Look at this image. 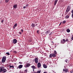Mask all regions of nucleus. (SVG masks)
I'll list each match as a JSON object with an SVG mask.
<instances>
[{
    "instance_id": "obj_32",
    "label": "nucleus",
    "mask_w": 73,
    "mask_h": 73,
    "mask_svg": "<svg viewBox=\"0 0 73 73\" xmlns=\"http://www.w3.org/2000/svg\"><path fill=\"white\" fill-rule=\"evenodd\" d=\"M69 40V39H66V42H67V41H68V40Z\"/></svg>"
},
{
    "instance_id": "obj_41",
    "label": "nucleus",
    "mask_w": 73,
    "mask_h": 73,
    "mask_svg": "<svg viewBox=\"0 0 73 73\" xmlns=\"http://www.w3.org/2000/svg\"><path fill=\"white\" fill-rule=\"evenodd\" d=\"M19 64H23V63L22 62H19Z\"/></svg>"
},
{
    "instance_id": "obj_4",
    "label": "nucleus",
    "mask_w": 73,
    "mask_h": 73,
    "mask_svg": "<svg viewBox=\"0 0 73 73\" xmlns=\"http://www.w3.org/2000/svg\"><path fill=\"white\" fill-rule=\"evenodd\" d=\"M35 61L36 64H37L38 62V58H35Z\"/></svg>"
},
{
    "instance_id": "obj_6",
    "label": "nucleus",
    "mask_w": 73,
    "mask_h": 73,
    "mask_svg": "<svg viewBox=\"0 0 73 73\" xmlns=\"http://www.w3.org/2000/svg\"><path fill=\"white\" fill-rule=\"evenodd\" d=\"M66 42V40L65 39H62V40H61V44H64L65 42Z\"/></svg>"
},
{
    "instance_id": "obj_33",
    "label": "nucleus",
    "mask_w": 73,
    "mask_h": 73,
    "mask_svg": "<svg viewBox=\"0 0 73 73\" xmlns=\"http://www.w3.org/2000/svg\"><path fill=\"white\" fill-rule=\"evenodd\" d=\"M13 52L14 53H17V52L16 51H14Z\"/></svg>"
},
{
    "instance_id": "obj_34",
    "label": "nucleus",
    "mask_w": 73,
    "mask_h": 73,
    "mask_svg": "<svg viewBox=\"0 0 73 73\" xmlns=\"http://www.w3.org/2000/svg\"><path fill=\"white\" fill-rule=\"evenodd\" d=\"M27 70H26L25 71V73H27Z\"/></svg>"
},
{
    "instance_id": "obj_22",
    "label": "nucleus",
    "mask_w": 73,
    "mask_h": 73,
    "mask_svg": "<svg viewBox=\"0 0 73 73\" xmlns=\"http://www.w3.org/2000/svg\"><path fill=\"white\" fill-rule=\"evenodd\" d=\"M71 13H72V18H73V9L72 10V11H71Z\"/></svg>"
},
{
    "instance_id": "obj_35",
    "label": "nucleus",
    "mask_w": 73,
    "mask_h": 73,
    "mask_svg": "<svg viewBox=\"0 0 73 73\" xmlns=\"http://www.w3.org/2000/svg\"><path fill=\"white\" fill-rule=\"evenodd\" d=\"M73 72V70L70 71V73H72Z\"/></svg>"
},
{
    "instance_id": "obj_25",
    "label": "nucleus",
    "mask_w": 73,
    "mask_h": 73,
    "mask_svg": "<svg viewBox=\"0 0 73 73\" xmlns=\"http://www.w3.org/2000/svg\"><path fill=\"white\" fill-rule=\"evenodd\" d=\"M37 33L38 34H39L40 33V31L37 30Z\"/></svg>"
},
{
    "instance_id": "obj_1",
    "label": "nucleus",
    "mask_w": 73,
    "mask_h": 73,
    "mask_svg": "<svg viewBox=\"0 0 73 73\" xmlns=\"http://www.w3.org/2000/svg\"><path fill=\"white\" fill-rule=\"evenodd\" d=\"M6 56H3L2 58V62L4 63L5 62V61H6Z\"/></svg>"
},
{
    "instance_id": "obj_47",
    "label": "nucleus",
    "mask_w": 73,
    "mask_h": 73,
    "mask_svg": "<svg viewBox=\"0 0 73 73\" xmlns=\"http://www.w3.org/2000/svg\"><path fill=\"white\" fill-rule=\"evenodd\" d=\"M36 25H37V24H36Z\"/></svg>"
},
{
    "instance_id": "obj_13",
    "label": "nucleus",
    "mask_w": 73,
    "mask_h": 73,
    "mask_svg": "<svg viewBox=\"0 0 73 73\" xmlns=\"http://www.w3.org/2000/svg\"><path fill=\"white\" fill-rule=\"evenodd\" d=\"M31 68H32L33 69H36V66H31Z\"/></svg>"
},
{
    "instance_id": "obj_7",
    "label": "nucleus",
    "mask_w": 73,
    "mask_h": 73,
    "mask_svg": "<svg viewBox=\"0 0 73 73\" xmlns=\"http://www.w3.org/2000/svg\"><path fill=\"white\" fill-rule=\"evenodd\" d=\"M5 68L4 66H2L0 68V72H1Z\"/></svg>"
},
{
    "instance_id": "obj_26",
    "label": "nucleus",
    "mask_w": 73,
    "mask_h": 73,
    "mask_svg": "<svg viewBox=\"0 0 73 73\" xmlns=\"http://www.w3.org/2000/svg\"><path fill=\"white\" fill-rule=\"evenodd\" d=\"M69 11H70V10L68 9H67L66 10V12H69Z\"/></svg>"
},
{
    "instance_id": "obj_16",
    "label": "nucleus",
    "mask_w": 73,
    "mask_h": 73,
    "mask_svg": "<svg viewBox=\"0 0 73 73\" xmlns=\"http://www.w3.org/2000/svg\"><path fill=\"white\" fill-rule=\"evenodd\" d=\"M43 67L44 68H47V66L44 64L43 65Z\"/></svg>"
},
{
    "instance_id": "obj_3",
    "label": "nucleus",
    "mask_w": 73,
    "mask_h": 73,
    "mask_svg": "<svg viewBox=\"0 0 73 73\" xmlns=\"http://www.w3.org/2000/svg\"><path fill=\"white\" fill-rule=\"evenodd\" d=\"M31 65V64L29 63H28L26 64V65L25 66V68H29L30 66Z\"/></svg>"
},
{
    "instance_id": "obj_11",
    "label": "nucleus",
    "mask_w": 73,
    "mask_h": 73,
    "mask_svg": "<svg viewBox=\"0 0 73 73\" xmlns=\"http://www.w3.org/2000/svg\"><path fill=\"white\" fill-rule=\"evenodd\" d=\"M7 71V69H4L2 72L3 73H5V72H6Z\"/></svg>"
},
{
    "instance_id": "obj_38",
    "label": "nucleus",
    "mask_w": 73,
    "mask_h": 73,
    "mask_svg": "<svg viewBox=\"0 0 73 73\" xmlns=\"http://www.w3.org/2000/svg\"><path fill=\"white\" fill-rule=\"evenodd\" d=\"M72 38H71V40H73V35L72 36Z\"/></svg>"
},
{
    "instance_id": "obj_40",
    "label": "nucleus",
    "mask_w": 73,
    "mask_h": 73,
    "mask_svg": "<svg viewBox=\"0 0 73 73\" xmlns=\"http://www.w3.org/2000/svg\"><path fill=\"white\" fill-rule=\"evenodd\" d=\"M23 29L21 30V32H23Z\"/></svg>"
},
{
    "instance_id": "obj_37",
    "label": "nucleus",
    "mask_w": 73,
    "mask_h": 73,
    "mask_svg": "<svg viewBox=\"0 0 73 73\" xmlns=\"http://www.w3.org/2000/svg\"><path fill=\"white\" fill-rule=\"evenodd\" d=\"M52 32L50 33V34H49V36H50V35H52Z\"/></svg>"
},
{
    "instance_id": "obj_30",
    "label": "nucleus",
    "mask_w": 73,
    "mask_h": 73,
    "mask_svg": "<svg viewBox=\"0 0 73 73\" xmlns=\"http://www.w3.org/2000/svg\"><path fill=\"white\" fill-rule=\"evenodd\" d=\"M6 54H7L8 56H9L10 54L8 52H7Z\"/></svg>"
},
{
    "instance_id": "obj_31",
    "label": "nucleus",
    "mask_w": 73,
    "mask_h": 73,
    "mask_svg": "<svg viewBox=\"0 0 73 73\" xmlns=\"http://www.w3.org/2000/svg\"><path fill=\"white\" fill-rule=\"evenodd\" d=\"M41 72V71H38L37 72V73H40Z\"/></svg>"
},
{
    "instance_id": "obj_42",
    "label": "nucleus",
    "mask_w": 73,
    "mask_h": 73,
    "mask_svg": "<svg viewBox=\"0 0 73 73\" xmlns=\"http://www.w3.org/2000/svg\"><path fill=\"white\" fill-rule=\"evenodd\" d=\"M19 33V34H20V35H21L22 34L21 33V32H20Z\"/></svg>"
},
{
    "instance_id": "obj_18",
    "label": "nucleus",
    "mask_w": 73,
    "mask_h": 73,
    "mask_svg": "<svg viewBox=\"0 0 73 73\" xmlns=\"http://www.w3.org/2000/svg\"><path fill=\"white\" fill-rule=\"evenodd\" d=\"M69 17V16L68 15H67L65 17V19H68Z\"/></svg>"
},
{
    "instance_id": "obj_5",
    "label": "nucleus",
    "mask_w": 73,
    "mask_h": 73,
    "mask_svg": "<svg viewBox=\"0 0 73 73\" xmlns=\"http://www.w3.org/2000/svg\"><path fill=\"white\" fill-rule=\"evenodd\" d=\"M17 42V40L16 39H14L13 40V44H16Z\"/></svg>"
},
{
    "instance_id": "obj_28",
    "label": "nucleus",
    "mask_w": 73,
    "mask_h": 73,
    "mask_svg": "<svg viewBox=\"0 0 73 73\" xmlns=\"http://www.w3.org/2000/svg\"><path fill=\"white\" fill-rule=\"evenodd\" d=\"M17 23H15V25H14V26L15 27H17Z\"/></svg>"
},
{
    "instance_id": "obj_12",
    "label": "nucleus",
    "mask_w": 73,
    "mask_h": 73,
    "mask_svg": "<svg viewBox=\"0 0 73 73\" xmlns=\"http://www.w3.org/2000/svg\"><path fill=\"white\" fill-rule=\"evenodd\" d=\"M58 1V0H56L55 1L54 3V5H56V4H57V3Z\"/></svg>"
},
{
    "instance_id": "obj_9",
    "label": "nucleus",
    "mask_w": 73,
    "mask_h": 73,
    "mask_svg": "<svg viewBox=\"0 0 73 73\" xmlns=\"http://www.w3.org/2000/svg\"><path fill=\"white\" fill-rule=\"evenodd\" d=\"M68 69H66V68H65L63 69V71L64 72H68Z\"/></svg>"
},
{
    "instance_id": "obj_19",
    "label": "nucleus",
    "mask_w": 73,
    "mask_h": 73,
    "mask_svg": "<svg viewBox=\"0 0 73 73\" xmlns=\"http://www.w3.org/2000/svg\"><path fill=\"white\" fill-rule=\"evenodd\" d=\"M9 1V0H5V3H8Z\"/></svg>"
},
{
    "instance_id": "obj_24",
    "label": "nucleus",
    "mask_w": 73,
    "mask_h": 73,
    "mask_svg": "<svg viewBox=\"0 0 73 73\" xmlns=\"http://www.w3.org/2000/svg\"><path fill=\"white\" fill-rule=\"evenodd\" d=\"M70 6H68V8H67V9H69L70 10Z\"/></svg>"
},
{
    "instance_id": "obj_2",
    "label": "nucleus",
    "mask_w": 73,
    "mask_h": 73,
    "mask_svg": "<svg viewBox=\"0 0 73 73\" xmlns=\"http://www.w3.org/2000/svg\"><path fill=\"white\" fill-rule=\"evenodd\" d=\"M56 56V55L55 54H50L49 55V57L50 58H52V57H55Z\"/></svg>"
},
{
    "instance_id": "obj_21",
    "label": "nucleus",
    "mask_w": 73,
    "mask_h": 73,
    "mask_svg": "<svg viewBox=\"0 0 73 73\" xmlns=\"http://www.w3.org/2000/svg\"><path fill=\"white\" fill-rule=\"evenodd\" d=\"M53 53L55 54V55H56V54H57V52H56V51H55L54 52V53Z\"/></svg>"
},
{
    "instance_id": "obj_23",
    "label": "nucleus",
    "mask_w": 73,
    "mask_h": 73,
    "mask_svg": "<svg viewBox=\"0 0 73 73\" xmlns=\"http://www.w3.org/2000/svg\"><path fill=\"white\" fill-rule=\"evenodd\" d=\"M9 68H14V66H10Z\"/></svg>"
},
{
    "instance_id": "obj_27",
    "label": "nucleus",
    "mask_w": 73,
    "mask_h": 73,
    "mask_svg": "<svg viewBox=\"0 0 73 73\" xmlns=\"http://www.w3.org/2000/svg\"><path fill=\"white\" fill-rule=\"evenodd\" d=\"M66 23V21H64L62 22L63 24H65Z\"/></svg>"
},
{
    "instance_id": "obj_20",
    "label": "nucleus",
    "mask_w": 73,
    "mask_h": 73,
    "mask_svg": "<svg viewBox=\"0 0 73 73\" xmlns=\"http://www.w3.org/2000/svg\"><path fill=\"white\" fill-rule=\"evenodd\" d=\"M70 31L69 29H68L67 30V32L68 33H69V32H70Z\"/></svg>"
},
{
    "instance_id": "obj_45",
    "label": "nucleus",
    "mask_w": 73,
    "mask_h": 73,
    "mask_svg": "<svg viewBox=\"0 0 73 73\" xmlns=\"http://www.w3.org/2000/svg\"><path fill=\"white\" fill-rule=\"evenodd\" d=\"M61 23H62V22H61L59 24V25H61Z\"/></svg>"
},
{
    "instance_id": "obj_39",
    "label": "nucleus",
    "mask_w": 73,
    "mask_h": 73,
    "mask_svg": "<svg viewBox=\"0 0 73 73\" xmlns=\"http://www.w3.org/2000/svg\"><path fill=\"white\" fill-rule=\"evenodd\" d=\"M29 41H30V42H32V40H30Z\"/></svg>"
},
{
    "instance_id": "obj_14",
    "label": "nucleus",
    "mask_w": 73,
    "mask_h": 73,
    "mask_svg": "<svg viewBox=\"0 0 73 73\" xmlns=\"http://www.w3.org/2000/svg\"><path fill=\"white\" fill-rule=\"evenodd\" d=\"M50 33V31L48 30L46 32L45 34L46 35H48V33Z\"/></svg>"
},
{
    "instance_id": "obj_10",
    "label": "nucleus",
    "mask_w": 73,
    "mask_h": 73,
    "mask_svg": "<svg viewBox=\"0 0 73 73\" xmlns=\"http://www.w3.org/2000/svg\"><path fill=\"white\" fill-rule=\"evenodd\" d=\"M23 66L22 65H20L18 66V68H19V69H21L23 68Z\"/></svg>"
},
{
    "instance_id": "obj_8",
    "label": "nucleus",
    "mask_w": 73,
    "mask_h": 73,
    "mask_svg": "<svg viewBox=\"0 0 73 73\" xmlns=\"http://www.w3.org/2000/svg\"><path fill=\"white\" fill-rule=\"evenodd\" d=\"M37 66L38 68H40L41 66V63L40 62H39L37 64Z\"/></svg>"
},
{
    "instance_id": "obj_46",
    "label": "nucleus",
    "mask_w": 73,
    "mask_h": 73,
    "mask_svg": "<svg viewBox=\"0 0 73 73\" xmlns=\"http://www.w3.org/2000/svg\"><path fill=\"white\" fill-rule=\"evenodd\" d=\"M33 71L34 72H35V69H33Z\"/></svg>"
},
{
    "instance_id": "obj_48",
    "label": "nucleus",
    "mask_w": 73,
    "mask_h": 73,
    "mask_svg": "<svg viewBox=\"0 0 73 73\" xmlns=\"http://www.w3.org/2000/svg\"><path fill=\"white\" fill-rule=\"evenodd\" d=\"M41 34H42V33H41Z\"/></svg>"
},
{
    "instance_id": "obj_15",
    "label": "nucleus",
    "mask_w": 73,
    "mask_h": 73,
    "mask_svg": "<svg viewBox=\"0 0 73 73\" xmlns=\"http://www.w3.org/2000/svg\"><path fill=\"white\" fill-rule=\"evenodd\" d=\"M31 26L32 27H33V28H35V27L36 26V25L32 23L31 25Z\"/></svg>"
},
{
    "instance_id": "obj_17",
    "label": "nucleus",
    "mask_w": 73,
    "mask_h": 73,
    "mask_svg": "<svg viewBox=\"0 0 73 73\" xmlns=\"http://www.w3.org/2000/svg\"><path fill=\"white\" fill-rule=\"evenodd\" d=\"M14 8H17V5L16 4L14 5L13 6Z\"/></svg>"
},
{
    "instance_id": "obj_43",
    "label": "nucleus",
    "mask_w": 73,
    "mask_h": 73,
    "mask_svg": "<svg viewBox=\"0 0 73 73\" xmlns=\"http://www.w3.org/2000/svg\"><path fill=\"white\" fill-rule=\"evenodd\" d=\"M25 8H26V7L25 6H24V7H23V8L24 9H25Z\"/></svg>"
},
{
    "instance_id": "obj_44",
    "label": "nucleus",
    "mask_w": 73,
    "mask_h": 73,
    "mask_svg": "<svg viewBox=\"0 0 73 73\" xmlns=\"http://www.w3.org/2000/svg\"><path fill=\"white\" fill-rule=\"evenodd\" d=\"M13 27L14 29H15V26H13Z\"/></svg>"
},
{
    "instance_id": "obj_29",
    "label": "nucleus",
    "mask_w": 73,
    "mask_h": 73,
    "mask_svg": "<svg viewBox=\"0 0 73 73\" xmlns=\"http://www.w3.org/2000/svg\"><path fill=\"white\" fill-rule=\"evenodd\" d=\"M1 23H3V22H4V19L1 20Z\"/></svg>"
},
{
    "instance_id": "obj_36",
    "label": "nucleus",
    "mask_w": 73,
    "mask_h": 73,
    "mask_svg": "<svg viewBox=\"0 0 73 73\" xmlns=\"http://www.w3.org/2000/svg\"><path fill=\"white\" fill-rule=\"evenodd\" d=\"M65 62H66V63H67V62H68V60L67 59H66L65 61Z\"/></svg>"
}]
</instances>
